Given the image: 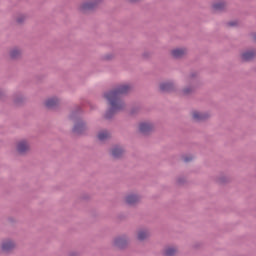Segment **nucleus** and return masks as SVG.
<instances>
[{
    "mask_svg": "<svg viewBox=\"0 0 256 256\" xmlns=\"http://www.w3.org/2000/svg\"><path fill=\"white\" fill-rule=\"evenodd\" d=\"M192 117L194 121H204V119H207V114H203L201 112L194 111L192 113Z\"/></svg>",
    "mask_w": 256,
    "mask_h": 256,
    "instance_id": "nucleus-9",
    "label": "nucleus"
},
{
    "mask_svg": "<svg viewBox=\"0 0 256 256\" xmlns=\"http://www.w3.org/2000/svg\"><path fill=\"white\" fill-rule=\"evenodd\" d=\"M189 93V90L185 89L184 94L187 95Z\"/></svg>",
    "mask_w": 256,
    "mask_h": 256,
    "instance_id": "nucleus-22",
    "label": "nucleus"
},
{
    "mask_svg": "<svg viewBox=\"0 0 256 256\" xmlns=\"http://www.w3.org/2000/svg\"><path fill=\"white\" fill-rule=\"evenodd\" d=\"M255 56H256V52L248 51V52L242 53L241 59L242 61H251V59H255Z\"/></svg>",
    "mask_w": 256,
    "mask_h": 256,
    "instance_id": "nucleus-7",
    "label": "nucleus"
},
{
    "mask_svg": "<svg viewBox=\"0 0 256 256\" xmlns=\"http://www.w3.org/2000/svg\"><path fill=\"white\" fill-rule=\"evenodd\" d=\"M185 53H187V51L183 48L174 49L172 50V57H175V59H179L183 57Z\"/></svg>",
    "mask_w": 256,
    "mask_h": 256,
    "instance_id": "nucleus-8",
    "label": "nucleus"
},
{
    "mask_svg": "<svg viewBox=\"0 0 256 256\" xmlns=\"http://www.w3.org/2000/svg\"><path fill=\"white\" fill-rule=\"evenodd\" d=\"M83 129H85V124L83 122L77 123L74 126V133H83Z\"/></svg>",
    "mask_w": 256,
    "mask_h": 256,
    "instance_id": "nucleus-14",
    "label": "nucleus"
},
{
    "mask_svg": "<svg viewBox=\"0 0 256 256\" xmlns=\"http://www.w3.org/2000/svg\"><path fill=\"white\" fill-rule=\"evenodd\" d=\"M175 253H177V249H175L173 247H168L164 251L165 256H173V255H175Z\"/></svg>",
    "mask_w": 256,
    "mask_h": 256,
    "instance_id": "nucleus-16",
    "label": "nucleus"
},
{
    "mask_svg": "<svg viewBox=\"0 0 256 256\" xmlns=\"http://www.w3.org/2000/svg\"><path fill=\"white\" fill-rule=\"evenodd\" d=\"M139 196L135 195V194H130L126 197V203L128 205H135V203H139Z\"/></svg>",
    "mask_w": 256,
    "mask_h": 256,
    "instance_id": "nucleus-6",
    "label": "nucleus"
},
{
    "mask_svg": "<svg viewBox=\"0 0 256 256\" xmlns=\"http://www.w3.org/2000/svg\"><path fill=\"white\" fill-rule=\"evenodd\" d=\"M229 25H230L231 27H234V25H236V23H235V22H230Z\"/></svg>",
    "mask_w": 256,
    "mask_h": 256,
    "instance_id": "nucleus-21",
    "label": "nucleus"
},
{
    "mask_svg": "<svg viewBox=\"0 0 256 256\" xmlns=\"http://www.w3.org/2000/svg\"><path fill=\"white\" fill-rule=\"evenodd\" d=\"M161 91H172L173 90V83L171 82H164L160 85Z\"/></svg>",
    "mask_w": 256,
    "mask_h": 256,
    "instance_id": "nucleus-12",
    "label": "nucleus"
},
{
    "mask_svg": "<svg viewBox=\"0 0 256 256\" xmlns=\"http://www.w3.org/2000/svg\"><path fill=\"white\" fill-rule=\"evenodd\" d=\"M130 3H135L136 1H139V0H129Z\"/></svg>",
    "mask_w": 256,
    "mask_h": 256,
    "instance_id": "nucleus-23",
    "label": "nucleus"
},
{
    "mask_svg": "<svg viewBox=\"0 0 256 256\" xmlns=\"http://www.w3.org/2000/svg\"><path fill=\"white\" fill-rule=\"evenodd\" d=\"M124 151L121 147H115L112 149V156L115 157V159H119L123 155Z\"/></svg>",
    "mask_w": 256,
    "mask_h": 256,
    "instance_id": "nucleus-11",
    "label": "nucleus"
},
{
    "mask_svg": "<svg viewBox=\"0 0 256 256\" xmlns=\"http://www.w3.org/2000/svg\"><path fill=\"white\" fill-rule=\"evenodd\" d=\"M97 3H92V2H84L80 7V11L82 13H87V11H92V9H95Z\"/></svg>",
    "mask_w": 256,
    "mask_h": 256,
    "instance_id": "nucleus-3",
    "label": "nucleus"
},
{
    "mask_svg": "<svg viewBox=\"0 0 256 256\" xmlns=\"http://www.w3.org/2000/svg\"><path fill=\"white\" fill-rule=\"evenodd\" d=\"M193 158L192 157H184L185 163H189Z\"/></svg>",
    "mask_w": 256,
    "mask_h": 256,
    "instance_id": "nucleus-20",
    "label": "nucleus"
},
{
    "mask_svg": "<svg viewBox=\"0 0 256 256\" xmlns=\"http://www.w3.org/2000/svg\"><path fill=\"white\" fill-rule=\"evenodd\" d=\"M15 248V243L11 240H6L2 243V251H11L12 249Z\"/></svg>",
    "mask_w": 256,
    "mask_h": 256,
    "instance_id": "nucleus-5",
    "label": "nucleus"
},
{
    "mask_svg": "<svg viewBox=\"0 0 256 256\" xmlns=\"http://www.w3.org/2000/svg\"><path fill=\"white\" fill-rule=\"evenodd\" d=\"M255 41H256V35H255Z\"/></svg>",
    "mask_w": 256,
    "mask_h": 256,
    "instance_id": "nucleus-25",
    "label": "nucleus"
},
{
    "mask_svg": "<svg viewBox=\"0 0 256 256\" xmlns=\"http://www.w3.org/2000/svg\"><path fill=\"white\" fill-rule=\"evenodd\" d=\"M114 245H116V247H119V249H123V247H125V245H127V240H125V238H116L114 240Z\"/></svg>",
    "mask_w": 256,
    "mask_h": 256,
    "instance_id": "nucleus-10",
    "label": "nucleus"
},
{
    "mask_svg": "<svg viewBox=\"0 0 256 256\" xmlns=\"http://www.w3.org/2000/svg\"><path fill=\"white\" fill-rule=\"evenodd\" d=\"M213 9H214V11H223V9H225V3H223V2L215 3L213 5Z\"/></svg>",
    "mask_w": 256,
    "mask_h": 256,
    "instance_id": "nucleus-18",
    "label": "nucleus"
},
{
    "mask_svg": "<svg viewBox=\"0 0 256 256\" xmlns=\"http://www.w3.org/2000/svg\"><path fill=\"white\" fill-rule=\"evenodd\" d=\"M131 91V86L124 84L120 85L115 90H112L105 94V98L110 103L109 113H117L123 109V102L121 101V95L129 93Z\"/></svg>",
    "mask_w": 256,
    "mask_h": 256,
    "instance_id": "nucleus-1",
    "label": "nucleus"
},
{
    "mask_svg": "<svg viewBox=\"0 0 256 256\" xmlns=\"http://www.w3.org/2000/svg\"><path fill=\"white\" fill-rule=\"evenodd\" d=\"M18 23H21V20L18 19Z\"/></svg>",
    "mask_w": 256,
    "mask_h": 256,
    "instance_id": "nucleus-24",
    "label": "nucleus"
},
{
    "mask_svg": "<svg viewBox=\"0 0 256 256\" xmlns=\"http://www.w3.org/2000/svg\"><path fill=\"white\" fill-rule=\"evenodd\" d=\"M57 103H59V100L57 98H50L45 102V105L46 107H48V109H51L52 107H55Z\"/></svg>",
    "mask_w": 256,
    "mask_h": 256,
    "instance_id": "nucleus-13",
    "label": "nucleus"
},
{
    "mask_svg": "<svg viewBox=\"0 0 256 256\" xmlns=\"http://www.w3.org/2000/svg\"><path fill=\"white\" fill-rule=\"evenodd\" d=\"M147 237H149V233L146 231H140L138 233V239L139 241H143L144 239H147Z\"/></svg>",
    "mask_w": 256,
    "mask_h": 256,
    "instance_id": "nucleus-19",
    "label": "nucleus"
},
{
    "mask_svg": "<svg viewBox=\"0 0 256 256\" xmlns=\"http://www.w3.org/2000/svg\"><path fill=\"white\" fill-rule=\"evenodd\" d=\"M111 137V134L107 131H102L98 134L99 141H105Z\"/></svg>",
    "mask_w": 256,
    "mask_h": 256,
    "instance_id": "nucleus-15",
    "label": "nucleus"
},
{
    "mask_svg": "<svg viewBox=\"0 0 256 256\" xmlns=\"http://www.w3.org/2000/svg\"><path fill=\"white\" fill-rule=\"evenodd\" d=\"M21 55V50L20 49H17V48H14L13 50H11L10 52V57L12 59H17V57H19Z\"/></svg>",
    "mask_w": 256,
    "mask_h": 256,
    "instance_id": "nucleus-17",
    "label": "nucleus"
},
{
    "mask_svg": "<svg viewBox=\"0 0 256 256\" xmlns=\"http://www.w3.org/2000/svg\"><path fill=\"white\" fill-rule=\"evenodd\" d=\"M17 151L18 153H27V151H29V143L25 140L18 142Z\"/></svg>",
    "mask_w": 256,
    "mask_h": 256,
    "instance_id": "nucleus-4",
    "label": "nucleus"
},
{
    "mask_svg": "<svg viewBox=\"0 0 256 256\" xmlns=\"http://www.w3.org/2000/svg\"><path fill=\"white\" fill-rule=\"evenodd\" d=\"M139 131L140 133L147 135V133H151V131H153V125L149 122H142L139 125Z\"/></svg>",
    "mask_w": 256,
    "mask_h": 256,
    "instance_id": "nucleus-2",
    "label": "nucleus"
}]
</instances>
